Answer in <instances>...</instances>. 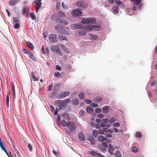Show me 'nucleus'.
Masks as SVG:
<instances>
[{"label": "nucleus", "mask_w": 157, "mask_h": 157, "mask_svg": "<svg viewBox=\"0 0 157 157\" xmlns=\"http://www.w3.org/2000/svg\"><path fill=\"white\" fill-rule=\"evenodd\" d=\"M19 0H10L9 2V5L10 6H13L15 5L18 2Z\"/></svg>", "instance_id": "a211bd4d"}, {"label": "nucleus", "mask_w": 157, "mask_h": 157, "mask_svg": "<svg viewBox=\"0 0 157 157\" xmlns=\"http://www.w3.org/2000/svg\"><path fill=\"white\" fill-rule=\"evenodd\" d=\"M56 69L58 71H60L61 70V67L58 65H57L56 66Z\"/></svg>", "instance_id": "e2e57ef3"}, {"label": "nucleus", "mask_w": 157, "mask_h": 157, "mask_svg": "<svg viewBox=\"0 0 157 157\" xmlns=\"http://www.w3.org/2000/svg\"><path fill=\"white\" fill-rule=\"evenodd\" d=\"M78 139L82 141H84L86 140L85 134L82 132H80L78 133Z\"/></svg>", "instance_id": "6e6552de"}, {"label": "nucleus", "mask_w": 157, "mask_h": 157, "mask_svg": "<svg viewBox=\"0 0 157 157\" xmlns=\"http://www.w3.org/2000/svg\"><path fill=\"white\" fill-rule=\"evenodd\" d=\"M49 39L51 43H54L57 41L58 39L56 35L55 34H50L49 36Z\"/></svg>", "instance_id": "39448f33"}, {"label": "nucleus", "mask_w": 157, "mask_h": 157, "mask_svg": "<svg viewBox=\"0 0 157 157\" xmlns=\"http://www.w3.org/2000/svg\"><path fill=\"white\" fill-rule=\"evenodd\" d=\"M90 152L91 155H94L95 156H96L97 155H98V153L93 151H90Z\"/></svg>", "instance_id": "49530a36"}, {"label": "nucleus", "mask_w": 157, "mask_h": 157, "mask_svg": "<svg viewBox=\"0 0 157 157\" xmlns=\"http://www.w3.org/2000/svg\"><path fill=\"white\" fill-rule=\"evenodd\" d=\"M92 30L99 31L100 29V27L98 25H92Z\"/></svg>", "instance_id": "5701e85b"}, {"label": "nucleus", "mask_w": 157, "mask_h": 157, "mask_svg": "<svg viewBox=\"0 0 157 157\" xmlns=\"http://www.w3.org/2000/svg\"><path fill=\"white\" fill-rule=\"evenodd\" d=\"M59 22L64 25H67L68 23L67 21L64 19H61V20Z\"/></svg>", "instance_id": "ea45409f"}, {"label": "nucleus", "mask_w": 157, "mask_h": 157, "mask_svg": "<svg viewBox=\"0 0 157 157\" xmlns=\"http://www.w3.org/2000/svg\"><path fill=\"white\" fill-rule=\"evenodd\" d=\"M29 10L28 6H24L23 7V9L22 10V13L23 14L25 13L28 14L29 13Z\"/></svg>", "instance_id": "f8f14e48"}, {"label": "nucleus", "mask_w": 157, "mask_h": 157, "mask_svg": "<svg viewBox=\"0 0 157 157\" xmlns=\"http://www.w3.org/2000/svg\"><path fill=\"white\" fill-rule=\"evenodd\" d=\"M73 103L75 105H78L79 104V100L76 98H75L73 102Z\"/></svg>", "instance_id": "a19ab883"}, {"label": "nucleus", "mask_w": 157, "mask_h": 157, "mask_svg": "<svg viewBox=\"0 0 157 157\" xmlns=\"http://www.w3.org/2000/svg\"><path fill=\"white\" fill-rule=\"evenodd\" d=\"M115 3L118 5H121V7L123 8L124 7V5L119 0H116Z\"/></svg>", "instance_id": "cd10ccee"}, {"label": "nucleus", "mask_w": 157, "mask_h": 157, "mask_svg": "<svg viewBox=\"0 0 157 157\" xmlns=\"http://www.w3.org/2000/svg\"><path fill=\"white\" fill-rule=\"evenodd\" d=\"M120 124L118 122H116L113 124V126L119 127L120 126Z\"/></svg>", "instance_id": "052dcab7"}, {"label": "nucleus", "mask_w": 157, "mask_h": 157, "mask_svg": "<svg viewBox=\"0 0 157 157\" xmlns=\"http://www.w3.org/2000/svg\"><path fill=\"white\" fill-rule=\"evenodd\" d=\"M72 15L73 16H81L82 15V11L78 9H75L72 11Z\"/></svg>", "instance_id": "0eeeda50"}, {"label": "nucleus", "mask_w": 157, "mask_h": 157, "mask_svg": "<svg viewBox=\"0 0 157 157\" xmlns=\"http://www.w3.org/2000/svg\"><path fill=\"white\" fill-rule=\"evenodd\" d=\"M70 29L69 28L67 27H65L63 28L62 33L66 34V35H68L70 33Z\"/></svg>", "instance_id": "ddd939ff"}, {"label": "nucleus", "mask_w": 157, "mask_h": 157, "mask_svg": "<svg viewBox=\"0 0 157 157\" xmlns=\"http://www.w3.org/2000/svg\"><path fill=\"white\" fill-rule=\"evenodd\" d=\"M76 34L78 36H83L86 35V32L85 31L79 30L76 31Z\"/></svg>", "instance_id": "2eb2a0df"}, {"label": "nucleus", "mask_w": 157, "mask_h": 157, "mask_svg": "<svg viewBox=\"0 0 157 157\" xmlns=\"http://www.w3.org/2000/svg\"><path fill=\"white\" fill-rule=\"evenodd\" d=\"M61 117H63V120L66 119L68 118V116L66 113H63L61 114Z\"/></svg>", "instance_id": "c756f323"}, {"label": "nucleus", "mask_w": 157, "mask_h": 157, "mask_svg": "<svg viewBox=\"0 0 157 157\" xmlns=\"http://www.w3.org/2000/svg\"><path fill=\"white\" fill-rule=\"evenodd\" d=\"M86 110L87 112L88 113H91L93 111V109L92 108H89V107H87L86 108Z\"/></svg>", "instance_id": "79ce46f5"}, {"label": "nucleus", "mask_w": 157, "mask_h": 157, "mask_svg": "<svg viewBox=\"0 0 157 157\" xmlns=\"http://www.w3.org/2000/svg\"><path fill=\"white\" fill-rule=\"evenodd\" d=\"M32 77L33 80L34 81H38L39 79L37 77H36L35 76L34 73L33 72H32Z\"/></svg>", "instance_id": "e433bc0d"}, {"label": "nucleus", "mask_w": 157, "mask_h": 157, "mask_svg": "<svg viewBox=\"0 0 157 157\" xmlns=\"http://www.w3.org/2000/svg\"><path fill=\"white\" fill-rule=\"evenodd\" d=\"M22 50L24 53L25 54H28L29 52L25 50L24 48H22Z\"/></svg>", "instance_id": "bf43d9fd"}, {"label": "nucleus", "mask_w": 157, "mask_h": 157, "mask_svg": "<svg viewBox=\"0 0 157 157\" xmlns=\"http://www.w3.org/2000/svg\"><path fill=\"white\" fill-rule=\"evenodd\" d=\"M92 106L93 107H98V104L96 103H93L92 104Z\"/></svg>", "instance_id": "338daca9"}, {"label": "nucleus", "mask_w": 157, "mask_h": 157, "mask_svg": "<svg viewBox=\"0 0 157 157\" xmlns=\"http://www.w3.org/2000/svg\"><path fill=\"white\" fill-rule=\"evenodd\" d=\"M62 125L63 126H68L69 124V122H67L65 121L64 120H62L61 122Z\"/></svg>", "instance_id": "f704fd0d"}, {"label": "nucleus", "mask_w": 157, "mask_h": 157, "mask_svg": "<svg viewBox=\"0 0 157 157\" xmlns=\"http://www.w3.org/2000/svg\"><path fill=\"white\" fill-rule=\"evenodd\" d=\"M82 22L84 24H94L96 23V19L94 18H83Z\"/></svg>", "instance_id": "f257e3e1"}, {"label": "nucleus", "mask_w": 157, "mask_h": 157, "mask_svg": "<svg viewBox=\"0 0 157 157\" xmlns=\"http://www.w3.org/2000/svg\"><path fill=\"white\" fill-rule=\"evenodd\" d=\"M101 112V110L99 108H97L95 110V112L97 113H99Z\"/></svg>", "instance_id": "774afa93"}, {"label": "nucleus", "mask_w": 157, "mask_h": 157, "mask_svg": "<svg viewBox=\"0 0 157 157\" xmlns=\"http://www.w3.org/2000/svg\"><path fill=\"white\" fill-rule=\"evenodd\" d=\"M49 50L48 48H46L45 52V54L46 55H48L49 54Z\"/></svg>", "instance_id": "6e6d98bb"}, {"label": "nucleus", "mask_w": 157, "mask_h": 157, "mask_svg": "<svg viewBox=\"0 0 157 157\" xmlns=\"http://www.w3.org/2000/svg\"><path fill=\"white\" fill-rule=\"evenodd\" d=\"M116 119L115 117H112L110 119V121L112 123L113 122H115L116 121Z\"/></svg>", "instance_id": "680f3d73"}, {"label": "nucleus", "mask_w": 157, "mask_h": 157, "mask_svg": "<svg viewBox=\"0 0 157 157\" xmlns=\"http://www.w3.org/2000/svg\"><path fill=\"white\" fill-rule=\"evenodd\" d=\"M138 150V149L137 147H133L132 148V151L133 152H136Z\"/></svg>", "instance_id": "09e8293b"}, {"label": "nucleus", "mask_w": 157, "mask_h": 157, "mask_svg": "<svg viewBox=\"0 0 157 157\" xmlns=\"http://www.w3.org/2000/svg\"><path fill=\"white\" fill-rule=\"evenodd\" d=\"M10 98V93H8L6 97V102H9V98Z\"/></svg>", "instance_id": "c03bdc74"}, {"label": "nucleus", "mask_w": 157, "mask_h": 157, "mask_svg": "<svg viewBox=\"0 0 157 157\" xmlns=\"http://www.w3.org/2000/svg\"><path fill=\"white\" fill-rule=\"evenodd\" d=\"M41 0H35L34 1V3L36 4L37 6L36 7V12L38 11V9L41 5Z\"/></svg>", "instance_id": "1a4fd4ad"}, {"label": "nucleus", "mask_w": 157, "mask_h": 157, "mask_svg": "<svg viewBox=\"0 0 157 157\" xmlns=\"http://www.w3.org/2000/svg\"><path fill=\"white\" fill-rule=\"evenodd\" d=\"M115 154L116 157H122V155L118 150L115 151Z\"/></svg>", "instance_id": "393cba45"}, {"label": "nucleus", "mask_w": 157, "mask_h": 157, "mask_svg": "<svg viewBox=\"0 0 157 157\" xmlns=\"http://www.w3.org/2000/svg\"><path fill=\"white\" fill-rule=\"evenodd\" d=\"M84 96V94L83 92H81L79 94L78 97L80 99H82Z\"/></svg>", "instance_id": "58836bf2"}, {"label": "nucleus", "mask_w": 157, "mask_h": 157, "mask_svg": "<svg viewBox=\"0 0 157 157\" xmlns=\"http://www.w3.org/2000/svg\"><path fill=\"white\" fill-rule=\"evenodd\" d=\"M51 48L53 52H56L58 48L56 46H52L51 47Z\"/></svg>", "instance_id": "72a5a7b5"}, {"label": "nucleus", "mask_w": 157, "mask_h": 157, "mask_svg": "<svg viewBox=\"0 0 157 157\" xmlns=\"http://www.w3.org/2000/svg\"><path fill=\"white\" fill-rule=\"evenodd\" d=\"M28 147L29 151H31L32 149V147L31 145L29 143L28 144Z\"/></svg>", "instance_id": "5fc2aeb1"}, {"label": "nucleus", "mask_w": 157, "mask_h": 157, "mask_svg": "<svg viewBox=\"0 0 157 157\" xmlns=\"http://www.w3.org/2000/svg\"><path fill=\"white\" fill-rule=\"evenodd\" d=\"M66 68H67V70H70L71 68V65L69 64H67L65 66Z\"/></svg>", "instance_id": "603ef678"}, {"label": "nucleus", "mask_w": 157, "mask_h": 157, "mask_svg": "<svg viewBox=\"0 0 157 157\" xmlns=\"http://www.w3.org/2000/svg\"><path fill=\"white\" fill-rule=\"evenodd\" d=\"M84 30L86 31H90L92 30V25L85 26L84 28Z\"/></svg>", "instance_id": "4be33fe9"}, {"label": "nucleus", "mask_w": 157, "mask_h": 157, "mask_svg": "<svg viewBox=\"0 0 157 157\" xmlns=\"http://www.w3.org/2000/svg\"><path fill=\"white\" fill-rule=\"evenodd\" d=\"M135 136L139 138H140L142 137V135L141 132H137L135 133Z\"/></svg>", "instance_id": "4c0bfd02"}, {"label": "nucleus", "mask_w": 157, "mask_h": 157, "mask_svg": "<svg viewBox=\"0 0 157 157\" xmlns=\"http://www.w3.org/2000/svg\"><path fill=\"white\" fill-rule=\"evenodd\" d=\"M98 140H99L101 141H103L104 140H107V138L105 137L104 136L101 135L99 136H98Z\"/></svg>", "instance_id": "b1692460"}, {"label": "nucleus", "mask_w": 157, "mask_h": 157, "mask_svg": "<svg viewBox=\"0 0 157 157\" xmlns=\"http://www.w3.org/2000/svg\"><path fill=\"white\" fill-rule=\"evenodd\" d=\"M61 75V74L59 73V72H56L55 74H54V76L55 77H58L59 76H60Z\"/></svg>", "instance_id": "4d7b16f0"}, {"label": "nucleus", "mask_w": 157, "mask_h": 157, "mask_svg": "<svg viewBox=\"0 0 157 157\" xmlns=\"http://www.w3.org/2000/svg\"><path fill=\"white\" fill-rule=\"evenodd\" d=\"M92 133L94 136L95 137H96L98 136V132L96 130H93Z\"/></svg>", "instance_id": "c9c22d12"}, {"label": "nucleus", "mask_w": 157, "mask_h": 157, "mask_svg": "<svg viewBox=\"0 0 157 157\" xmlns=\"http://www.w3.org/2000/svg\"><path fill=\"white\" fill-rule=\"evenodd\" d=\"M52 19L56 22H59L60 21V18L59 17V16L57 14L54 13L53 14L52 16Z\"/></svg>", "instance_id": "9b49d317"}, {"label": "nucleus", "mask_w": 157, "mask_h": 157, "mask_svg": "<svg viewBox=\"0 0 157 157\" xmlns=\"http://www.w3.org/2000/svg\"><path fill=\"white\" fill-rule=\"evenodd\" d=\"M118 7L117 6H113L112 8L113 12L115 14H117L118 13Z\"/></svg>", "instance_id": "aec40b11"}, {"label": "nucleus", "mask_w": 157, "mask_h": 157, "mask_svg": "<svg viewBox=\"0 0 157 157\" xmlns=\"http://www.w3.org/2000/svg\"><path fill=\"white\" fill-rule=\"evenodd\" d=\"M29 15H30V16L33 20H35L36 19V17L35 16V15L33 13L31 12L29 13V15L28 14L26 15L25 17L27 18H29Z\"/></svg>", "instance_id": "6ab92c4d"}, {"label": "nucleus", "mask_w": 157, "mask_h": 157, "mask_svg": "<svg viewBox=\"0 0 157 157\" xmlns=\"http://www.w3.org/2000/svg\"><path fill=\"white\" fill-rule=\"evenodd\" d=\"M69 128L70 132H75V130L76 125L74 124L73 122H69L68 125L67 126Z\"/></svg>", "instance_id": "20e7f679"}, {"label": "nucleus", "mask_w": 157, "mask_h": 157, "mask_svg": "<svg viewBox=\"0 0 157 157\" xmlns=\"http://www.w3.org/2000/svg\"><path fill=\"white\" fill-rule=\"evenodd\" d=\"M0 147L2 148V150L4 151L6 149L5 148V146H4V144L3 142L2 141L1 139L0 138Z\"/></svg>", "instance_id": "412c9836"}, {"label": "nucleus", "mask_w": 157, "mask_h": 157, "mask_svg": "<svg viewBox=\"0 0 157 157\" xmlns=\"http://www.w3.org/2000/svg\"><path fill=\"white\" fill-rule=\"evenodd\" d=\"M109 107L108 106H105L103 107L102 110L103 112L106 113L109 111Z\"/></svg>", "instance_id": "2f4dec72"}, {"label": "nucleus", "mask_w": 157, "mask_h": 157, "mask_svg": "<svg viewBox=\"0 0 157 157\" xmlns=\"http://www.w3.org/2000/svg\"><path fill=\"white\" fill-rule=\"evenodd\" d=\"M104 132L103 129H100L99 130V133L100 134H104L105 133Z\"/></svg>", "instance_id": "13d9d810"}, {"label": "nucleus", "mask_w": 157, "mask_h": 157, "mask_svg": "<svg viewBox=\"0 0 157 157\" xmlns=\"http://www.w3.org/2000/svg\"><path fill=\"white\" fill-rule=\"evenodd\" d=\"M131 2H134V4L137 5L139 4L141 2V0H130Z\"/></svg>", "instance_id": "bb28decb"}, {"label": "nucleus", "mask_w": 157, "mask_h": 157, "mask_svg": "<svg viewBox=\"0 0 157 157\" xmlns=\"http://www.w3.org/2000/svg\"><path fill=\"white\" fill-rule=\"evenodd\" d=\"M103 100L102 97H99L95 98L94 99V101L96 102L99 103L101 102Z\"/></svg>", "instance_id": "a878e982"}, {"label": "nucleus", "mask_w": 157, "mask_h": 157, "mask_svg": "<svg viewBox=\"0 0 157 157\" xmlns=\"http://www.w3.org/2000/svg\"><path fill=\"white\" fill-rule=\"evenodd\" d=\"M56 52L59 56H62L63 55L62 53L61 52L60 50L59 49V48L57 50Z\"/></svg>", "instance_id": "8fccbe9b"}, {"label": "nucleus", "mask_w": 157, "mask_h": 157, "mask_svg": "<svg viewBox=\"0 0 157 157\" xmlns=\"http://www.w3.org/2000/svg\"><path fill=\"white\" fill-rule=\"evenodd\" d=\"M91 37L92 39L94 40H95L97 39V36L96 35L93 34H90Z\"/></svg>", "instance_id": "a18cd8bd"}, {"label": "nucleus", "mask_w": 157, "mask_h": 157, "mask_svg": "<svg viewBox=\"0 0 157 157\" xmlns=\"http://www.w3.org/2000/svg\"><path fill=\"white\" fill-rule=\"evenodd\" d=\"M27 44L28 46L31 49H34V47L33 45V44L31 43L29 41H28L27 43Z\"/></svg>", "instance_id": "7c9ffc66"}, {"label": "nucleus", "mask_w": 157, "mask_h": 157, "mask_svg": "<svg viewBox=\"0 0 157 157\" xmlns=\"http://www.w3.org/2000/svg\"><path fill=\"white\" fill-rule=\"evenodd\" d=\"M13 23H16V22H18V20L17 19V18H16V17H13Z\"/></svg>", "instance_id": "69168bd1"}, {"label": "nucleus", "mask_w": 157, "mask_h": 157, "mask_svg": "<svg viewBox=\"0 0 157 157\" xmlns=\"http://www.w3.org/2000/svg\"><path fill=\"white\" fill-rule=\"evenodd\" d=\"M108 151L111 155H114V148L113 145L111 144H109Z\"/></svg>", "instance_id": "4468645a"}, {"label": "nucleus", "mask_w": 157, "mask_h": 157, "mask_svg": "<svg viewBox=\"0 0 157 157\" xmlns=\"http://www.w3.org/2000/svg\"><path fill=\"white\" fill-rule=\"evenodd\" d=\"M28 54L31 59L33 60H35L36 59V58L33 53L31 52H29Z\"/></svg>", "instance_id": "473e14b6"}, {"label": "nucleus", "mask_w": 157, "mask_h": 157, "mask_svg": "<svg viewBox=\"0 0 157 157\" xmlns=\"http://www.w3.org/2000/svg\"><path fill=\"white\" fill-rule=\"evenodd\" d=\"M59 39H60L61 40H66V37L63 36L62 35H60L59 36Z\"/></svg>", "instance_id": "864d4df0"}, {"label": "nucleus", "mask_w": 157, "mask_h": 157, "mask_svg": "<svg viewBox=\"0 0 157 157\" xmlns=\"http://www.w3.org/2000/svg\"><path fill=\"white\" fill-rule=\"evenodd\" d=\"M77 6L81 10H83L86 8L88 4L84 1L80 0L77 2L76 3Z\"/></svg>", "instance_id": "f03ea898"}, {"label": "nucleus", "mask_w": 157, "mask_h": 157, "mask_svg": "<svg viewBox=\"0 0 157 157\" xmlns=\"http://www.w3.org/2000/svg\"><path fill=\"white\" fill-rule=\"evenodd\" d=\"M14 27L16 29H19L20 27V25L18 23H16L14 24Z\"/></svg>", "instance_id": "de8ad7c7"}, {"label": "nucleus", "mask_w": 157, "mask_h": 157, "mask_svg": "<svg viewBox=\"0 0 157 157\" xmlns=\"http://www.w3.org/2000/svg\"><path fill=\"white\" fill-rule=\"evenodd\" d=\"M70 92L69 91H64L61 92L58 95V98L62 99L70 94Z\"/></svg>", "instance_id": "423d86ee"}, {"label": "nucleus", "mask_w": 157, "mask_h": 157, "mask_svg": "<svg viewBox=\"0 0 157 157\" xmlns=\"http://www.w3.org/2000/svg\"><path fill=\"white\" fill-rule=\"evenodd\" d=\"M62 100H57L55 102V104L56 105H59L61 104V103H62Z\"/></svg>", "instance_id": "37998d69"}, {"label": "nucleus", "mask_w": 157, "mask_h": 157, "mask_svg": "<svg viewBox=\"0 0 157 157\" xmlns=\"http://www.w3.org/2000/svg\"><path fill=\"white\" fill-rule=\"evenodd\" d=\"M58 15L59 16V17L60 18V20L63 18H65V14L62 11H60L58 13Z\"/></svg>", "instance_id": "dca6fc26"}, {"label": "nucleus", "mask_w": 157, "mask_h": 157, "mask_svg": "<svg viewBox=\"0 0 157 157\" xmlns=\"http://www.w3.org/2000/svg\"><path fill=\"white\" fill-rule=\"evenodd\" d=\"M85 101L88 104H90L91 103V101L90 100L87 99H86Z\"/></svg>", "instance_id": "0e129e2a"}, {"label": "nucleus", "mask_w": 157, "mask_h": 157, "mask_svg": "<svg viewBox=\"0 0 157 157\" xmlns=\"http://www.w3.org/2000/svg\"><path fill=\"white\" fill-rule=\"evenodd\" d=\"M71 27L72 29H82L83 28V26L82 25L77 24H72L71 25Z\"/></svg>", "instance_id": "9d476101"}, {"label": "nucleus", "mask_w": 157, "mask_h": 157, "mask_svg": "<svg viewBox=\"0 0 157 157\" xmlns=\"http://www.w3.org/2000/svg\"><path fill=\"white\" fill-rule=\"evenodd\" d=\"M87 139L88 140H89L91 142V144H94V140L92 136H89L87 138Z\"/></svg>", "instance_id": "f3484780"}, {"label": "nucleus", "mask_w": 157, "mask_h": 157, "mask_svg": "<svg viewBox=\"0 0 157 157\" xmlns=\"http://www.w3.org/2000/svg\"><path fill=\"white\" fill-rule=\"evenodd\" d=\"M79 113H80V115L82 117L84 115L85 113V112L82 110H80V112H79Z\"/></svg>", "instance_id": "3c124183"}, {"label": "nucleus", "mask_w": 157, "mask_h": 157, "mask_svg": "<svg viewBox=\"0 0 157 157\" xmlns=\"http://www.w3.org/2000/svg\"><path fill=\"white\" fill-rule=\"evenodd\" d=\"M71 101L70 99H65L62 100V103L59 105V110H62Z\"/></svg>", "instance_id": "7ed1b4c3"}, {"label": "nucleus", "mask_w": 157, "mask_h": 157, "mask_svg": "<svg viewBox=\"0 0 157 157\" xmlns=\"http://www.w3.org/2000/svg\"><path fill=\"white\" fill-rule=\"evenodd\" d=\"M15 86H16V84H14L13 83H12V89L13 90V94L14 97L15 98Z\"/></svg>", "instance_id": "c85d7f7f"}]
</instances>
